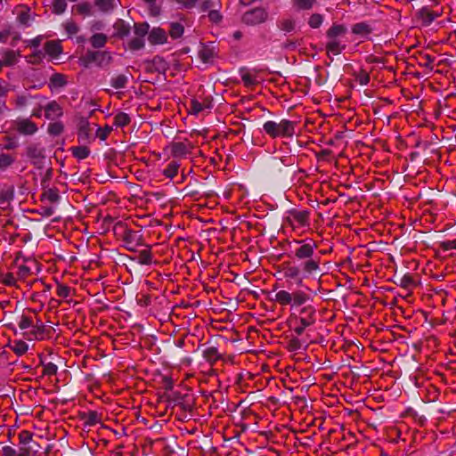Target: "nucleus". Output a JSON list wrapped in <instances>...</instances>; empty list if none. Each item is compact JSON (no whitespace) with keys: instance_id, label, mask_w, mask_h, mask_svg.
Returning a JSON list of instances; mask_svg holds the SVG:
<instances>
[{"instance_id":"nucleus-6","label":"nucleus","mask_w":456,"mask_h":456,"mask_svg":"<svg viewBox=\"0 0 456 456\" xmlns=\"http://www.w3.org/2000/svg\"><path fill=\"white\" fill-rule=\"evenodd\" d=\"M168 69L167 62L163 57L156 55L147 62V69L151 72L164 73Z\"/></svg>"},{"instance_id":"nucleus-42","label":"nucleus","mask_w":456,"mask_h":456,"mask_svg":"<svg viewBox=\"0 0 456 456\" xmlns=\"http://www.w3.org/2000/svg\"><path fill=\"white\" fill-rule=\"evenodd\" d=\"M316 0H292L293 6L297 10H310L313 8Z\"/></svg>"},{"instance_id":"nucleus-15","label":"nucleus","mask_w":456,"mask_h":456,"mask_svg":"<svg viewBox=\"0 0 456 456\" xmlns=\"http://www.w3.org/2000/svg\"><path fill=\"white\" fill-rule=\"evenodd\" d=\"M61 199L59 190L55 187H46L41 194L42 201H48L50 203H57Z\"/></svg>"},{"instance_id":"nucleus-59","label":"nucleus","mask_w":456,"mask_h":456,"mask_svg":"<svg viewBox=\"0 0 456 456\" xmlns=\"http://www.w3.org/2000/svg\"><path fill=\"white\" fill-rule=\"evenodd\" d=\"M64 27L69 36H73L79 31V27L72 20L67 21Z\"/></svg>"},{"instance_id":"nucleus-28","label":"nucleus","mask_w":456,"mask_h":456,"mask_svg":"<svg viewBox=\"0 0 456 456\" xmlns=\"http://www.w3.org/2000/svg\"><path fill=\"white\" fill-rule=\"evenodd\" d=\"M290 214L294 221L297 222L299 225L305 226L308 224L310 215L309 211H292Z\"/></svg>"},{"instance_id":"nucleus-16","label":"nucleus","mask_w":456,"mask_h":456,"mask_svg":"<svg viewBox=\"0 0 456 456\" xmlns=\"http://www.w3.org/2000/svg\"><path fill=\"white\" fill-rule=\"evenodd\" d=\"M96 65L100 68L108 67L113 61V58L108 51H95Z\"/></svg>"},{"instance_id":"nucleus-51","label":"nucleus","mask_w":456,"mask_h":456,"mask_svg":"<svg viewBox=\"0 0 456 456\" xmlns=\"http://www.w3.org/2000/svg\"><path fill=\"white\" fill-rule=\"evenodd\" d=\"M64 126L61 122L51 123L48 126V133L52 135H59L63 132Z\"/></svg>"},{"instance_id":"nucleus-33","label":"nucleus","mask_w":456,"mask_h":456,"mask_svg":"<svg viewBox=\"0 0 456 456\" xmlns=\"http://www.w3.org/2000/svg\"><path fill=\"white\" fill-rule=\"evenodd\" d=\"M395 283L405 289H411L416 286L415 280L411 273L404 274L399 278L398 282L395 281Z\"/></svg>"},{"instance_id":"nucleus-11","label":"nucleus","mask_w":456,"mask_h":456,"mask_svg":"<svg viewBox=\"0 0 456 456\" xmlns=\"http://www.w3.org/2000/svg\"><path fill=\"white\" fill-rule=\"evenodd\" d=\"M14 189L12 186H5L0 190V208L3 210L8 208L13 199Z\"/></svg>"},{"instance_id":"nucleus-50","label":"nucleus","mask_w":456,"mask_h":456,"mask_svg":"<svg viewBox=\"0 0 456 456\" xmlns=\"http://www.w3.org/2000/svg\"><path fill=\"white\" fill-rule=\"evenodd\" d=\"M112 130V126L108 125H106L104 127H98L96 131V137H98L101 141H105Z\"/></svg>"},{"instance_id":"nucleus-1","label":"nucleus","mask_w":456,"mask_h":456,"mask_svg":"<svg viewBox=\"0 0 456 456\" xmlns=\"http://www.w3.org/2000/svg\"><path fill=\"white\" fill-rule=\"evenodd\" d=\"M297 247L294 250L295 257L301 261L302 271L313 275L320 271L321 256L315 252L317 243L312 239L295 240Z\"/></svg>"},{"instance_id":"nucleus-30","label":"nucleus","mask_w":456,"mask_h":456,"mask_svg":"<svg viewBox=\"0 0 456 456\" xmlns=\"http://www.w3.org/2000/svg\"><path fill=\"white\" fill-rule=\"evenodd\" d=\"M180 168V164L176 160L170 161L163 170V175L167 178H174Z\"/></svg>"},{"instance_id":"nucleus-36","label":"nucleus","mask_w":456,"mask_h":456,"mask_svg":"<svg viewBox=\"0 0 456 456\" xmlns=\"http://www.w3.org/2000/svg\"><path fill=\"white\" fill-rule=\"evenodd\" d=\"M128 83V77L126 75L120 74L110 79V85L115 89L126 88Z\"/></svg>"},{"instance_id":"nucleus-23","label":"nucleus","mask_w":456,"mask_h":456,"mask_svg":"<svg viewBox=\"0 0 456 456\" xmlns=\"http://www.w3.org/2000/svg\"><path fill=\"white\" fill-rule=\"evenodd\" d=\"M203 357L210 364H214L216 361L222 358V354L218 352L216 346H209L203 351Z\"/></svg>"},{"instance_id":"nucleus-31","label":"nucleus","mask_w":456,"mask_h":456,"mask_svg":"<svg viewBox=\"0 0 456 456\" xmlns=\"http://www.w3.org/2000/svg\"><path fill=\"white\" fill-rule=\"evenodd\" d=\"M183 32L184 27L183 24L179 22L170 23L168 33L173 39L180 38L183 35Z\"/></svg>"},{"instance_id":"nucleus-3","label":"nucleus","mask_w":456,"mask_h":456,"mask_svg":"<svg viewBox=\"0 0 456 456\" xmlns=\"http://www.w3.org/2000/svg\"><path fill=\"white\" fill-rule=\"evenodd\" d=\"M268 18L267 11L263 7H256L247 11L241 17V21L248 26L264 23Z\"/></svg>"},{"instance_id":"nucleus-48","label":"nucleus","mask_w":456,"mask_h":456,"mask_svg":"<svg viewBox=\"0 0 456 456\" xmlns=\"http://www.w3.org/2000/svg\"><path fill=\"white\" fill-rule=\"evenodd\" d=\"M323 22V16L320 13H314L308 20V25L312 28H318Z\"/></svg>"},{"instance_id":"nucleus-37","label":"nucleus","mask_w":456,"mask_h":456,"mask_svg":"<svg viewBox=\"0 0 456 456\" xmlns=\"http://www.w3.org/2000/svg\"><path fill=\"white\" fill-rule=\"evenodd\" d=\"M19 53L13 50H8L3 54L4 66H12L17 62Z\"/></svg>"},{"instance_id":"nucleus-24","label":"nucleus","mask_w":456,"mask_h":456,"mask_svg":"<svg viewBox=\"0 0 456 456\" xmlns=\"http://www.w3.org/2000/svg\"><path fill=\"white\" fill-rule=\"evenodd\" d=\"M89 42L94 48L100 49L106 45L108 37L103 33H94L89 38Z\"/></svg>"},{"instance_id":"nucleus-14","label":"nucleus","mask_w":456,"mask_h":456,"mask_svg":"<svg viewBox=\"0 0 456 456\" xmlns=\"http://www.w3.org/2000/svg\"><path fill=\"white\" fill-rule=\"evenodd\" d=\"M418 17L421 20L423 25L431 24L436 17H438V13L430 9L429 7H422L418 12Z\"/></svg>"},{"instance_id":"nucleus-27","label":"nucleus","mask_w":456,"mask_h":456,"mask_svg":"<svg viewBox=\"0 0 456 456\" xmlns=\"http://www.w3.org/2000/svg\"><path fill=\"white\" fill-rule=\"evenodd\" d=\"M94 4L102 12H110L116 7L115 0H95Z\"/></svg>"},{"instance_id":"nucleus-47","label":"nucleus","mask_w":456,"mask_h":456,"mask_svg":"<svg viewBox=\"0 0 456 456\" xmlns=\"http://www.w3.org/2000/svg\"><path fill=\"white\" fill-rule=\"evenodd\" d=\"M33 438V433L28 430H21L18 435L20 445H28Z\"/></svg>"},{"instance_id":"nucleus-57","label":"nucleus","mask_w":456,"mask_h":456,"mask_svg":"<svg viewBox=\"0 0 456 456\" xmlns=\"http://www.w3.org/2000/svg\"><path fill=\"white\" fill-rule=\"evenodd\" d=\"M435 61V58L429 54H424L420 56L419 64L425 68L429 69H433V63Z\"/></svg>"},{"instance_id":"nucleus-13","label":"nucleus","mask_w":456,"mask_h":456,"mask_svg":"<svg viewBox=\"0 0 456 456\" xmlns=\"http://www.w3.org/2000/svg\"><path fill=\"white\" fill-rule=\"evenodd\" d=\"M17 8L20 9L17 15V21L21 26L28 27L32 20L30 8L25 4H20Z\"/></svg>"},{"instance_id":"nucleus-17","label":"nucleus","mask_w":456,"mask_h":456,"mask_svg":"<svg viewBox=\"0 0 456 456\" xmlns=\"http://www.w3.org/2000/svg\"><path fill=\"white\" fill-rule=\"evenodd\" d=\"M132 259L140 265H151L152 263V253L151 248H147L139 251L134 256L132 257Z\"/></svg>"},{"instance_id":"nucleus-56","label":"nucleus","mask_w":456,"mask_h":456,"mask_svg":"<svg viewBox=\"0 0 456 456\" xmlns=\"http://www.w3.org/2000/svg\"><path fill=\"white\" fill-rule=\"evenodd\" d=\"M356 81L362 85L365 86L370 82V75L367 71L364 69H361L356 75H355Z\"/></svg>"},{"instance_id":"nucleus-4","label":"nucleus","mask_w":456,"mask_h":456,"mask_svg":"<svg viewBox=\"0 0 456 456\" xmlns=\"http://www.w3.org/2000/svg\"><path fill=\"white\" fill-rule=\"evenodd\" d=\"M15 130L24 135H32L37 131V126L28 118H20L14 122Z\"/></svg>"},{"instance_id":"nucleus-32","label":"nucleus","mask_w":456,"mask_h":456,"mask_svg":"<svg viewBox=\"0 0 456 456\" xmlns=\"http://www.w3.org/2000/svg\"><path fill=\"white\" fill-rule=\"evenodd\" d=\"M352 32L355 35L367 36L372 32V28L366 22H359L353 26Z\"/></svg>"},{"instance_id":"nucleus-29","label":"nucleus","mask_w":456,"mask_h":456,"mask_svg":"<svg viewBox=\"0 0 456 456\" xmlns=\"http://www.w3.org/2000/svg\"><path fill=\"white\" fill-rule=\"evenodd\" d=\"M45 50L52 57H57L61 53V46L56 41H47L45 45Z\"/></svg>"},{"instance_id":"nucleus-64","label":"nucleus","mask_w":456,"mask_h":456,"mask_svg":"<svg viewBox=\"0 0 456 456\" xmlns=\"http://www.w3.org/2000/svg\"><path fill=\"white\" fill-rule=\"evenodd\" d=\"M19 456H31V454H35L37 451H32V448L29 445H20V449L17 451Z\"/></svg>"},{"instance_id":"nucleus-20","label":"nucleus","mask_w":456,"mask_h":456,"mask_svg":"<svg viewBox=\"0 0 456 456\" xmlns=\"http://www.w3.org/2000/svg\"><path fill=\"white\" fill-rule=\"evenodd\" d=\"M240 74L246 87H252L258 83L256 77L252 75L247 68H241L240 69Z\"/></svg>"},{"instance_id":"nucleus-35","label":"nucleus","mask_w":456,"mask_h":456,"mask_svg":"<svg viewBox=\"0 0 456 456\" xmlns=\"http://www.w3.org/2000/svg\"><path fill=\"white\" fill-rule=\"evenodd\" d=\"M171 152L174 156H184L189 152L187 144L183 142H174L171 146Z\"/></svg>"},{"instance_id":"nucleus-34","label":"nucleus","mask_w":456,"mask_h":456,"mask_svg":"<svg viewBox=\"0 0 456 456\" xmlns=\"http://www.w3.org/2000/svg\"><path fill=\"white\" fill-rule=\"evenodd\" d=\"M91 129L87 118H81L78 123V136L83 139H88Z\"/></svg>"},{"instance_id":"nucleus-61","label":"nucleus","mask_w":456,"mask_h":456,"mask_svg":"<svg viewBox=\"0 0 456 456\" xmlns=\"http://www.w3.org/2000/svg\"><path fill=\"white\" fill-rule=\"evenodd\" d=\"M302 344L300 340L297 338H293L289 341L287 348L289 349V351L294 352L299 350Z\"/></svg>"},{"instance_id":"nucleus-63","label":"nucleus","mask_w":456,"mask_h":456,"mask_svg":"<svg viewBox=\"0 0 456 456\" xmlns=\"http://www.w3.org/2000/svg\"><path fill=\"white\" fill-rule=\"evenodd\" d=\"M1 455L2 456H19L17 450L9 445H5V446L2 447Z\"/></svg>"},{"instance_id":"nucleus-21","label":"nucleus","mask_w":456,"mask_h":456,"mask_svg":"<svg viewBox=\"0 0 456 456\" xmlns=\"http://www.w3.org/2000/svg\"><path fill=\"white\" fill-rule=\"evenodd\" d=\"M68 84L67 76L61 73H54L50 77L49 86L50 88H61L64 87Z\"/></svg>"},{"instance_id":"nucleus-39","label":"nucleus","mask_w":456,"mask_h":456,"mask_svg":"<svg viewBox=\"0 0 456 456\" xmlns=\"http://www.w3.org/2000/svg\"><path fill=\"white\" fill-rule=\"evenodd\" d=\"M83 419L85 420V425L90 427L101 422V417L99 413L94 411H91L86 413L83 417Z\"/></svg>"},{"instance_id":"nucleus-40","label":"nucleus","mask_w":456,"mask_h":456,"mask_svg":"<svg viewBox=\"0 0 456 456\" xmlns=\"http://www.w3.org/2000/svg\"><path fill=\"white\" fill-rule=\"evenodd\" d=\"M131 122V118L125 112H118L114 117V125L117 127H124Z\"/></svg>"},{"instance_id":"nucleus-46","label":"nucleus","mask_w":456,"mask_h":456,"mask_svg":"<svg viewBox=\"0 0 456 456\" xmlns=\"http://www.w3.org/2000/svg\"><path fill=\"white\" fill-rule=\"evenodd\" d=\"M72 153L77 159H85L89 156L90 150L86 146H78L72 149Z\"/></svg>"},{"instance_id":"nucleus-2","label":"nucleus","mask_w":456,"mask_h":456,"mask_svg":"<svg viewBox=\"0 0 456 456\" xmlns=\"http://www.w3.org/2000/svg\"><path fill=\"white\" fill-rule=\"evenodd\" d=\"M297 123L289 119H281L279 122L268 120L264 123V132L272 139L292 138L296 134Z\"/></svg>"},{"instance_id":"nucleus-62","label":"nucleus","mask_w":456,"mask_h":456,"mask_svg":"<svg viewBox=\"0 0 456 456\" xmlns=\"http://www.w3.org/2000/svg\"><path fill=\"white\" fill-rule=\"evenodd\" d=\"M300 273V269L296 266H289L285 270V276L290 279H296Z\"/></svg>"},{"instance_id":"nucleus-52","label":"nucleus","mask_w":456,"mask_h":456,"mask_svg":"<svg viewBox=\"0 0 456 456\" xmlns=\"http://www.w3.org/2000/svg\"><path fill=\"white\" fill-rule=\"evenodd\" d=\"M67 4L64 0H54L53 3V12L61 14L65 12Z\"/></svg>"},{"instance_id":"nucleus-10","label":"nucleus","mask_w":456,"mask_h":456,"mask_svg":"<svg viewBox=\"0 0 456 456\" xmlns=\"http://www.w3.org/2000/svg\"><path fill=\"white\" fill-rule=\"evenodd\" d=\"M62 108L56 101L50 102L45 107V117L47 119H54L62 116Z\"/></svg>"},{"instance_id":"nucleus-58","label":"nucleus","mask_w":456,"mask_h":456,"mask_svg":"<svg viewBox=\"0 0 456 456\" xmlns=\"http://www.w3.org/2000/svg\"><path fill=\"white\" fill-rule=\"evenodd\" d=\"M28 95L20 94L14 99V105L16 109H21L28 104Z\"/></svg>"},{"instance_id":"nucleus-19","label":"nucleus","mask_w":456,"mask_h":456,"mask_svg":"<svg viewBox=\"0 0 456 456\" xmlns=\"http://www.w3.org/2000/svg\"><path fill=\"white\" fill-rule=\"evenodd\" d=\"M277 27L285 33H291L296 30L297 22L296 20L291 17L283 18L277 21Z\"/></svg>"},{"instance_id":"nucleus-9","label":"nucleus","mask_w":456,"mask_h":456,"mask_svg":"<svg viewBox=\"0 0 456 456\" xmlns=\"http://www.w3.org/2000/svg\"><path fill=\"white\" fill-rule=\"evenodd\" d=\"M212 108V100L208 98H205L202 102H200L198 99H191L190 102V112L197 115L200 112Z\"/></svg>"},{"instance_id":"nucleus-7","label":"nucleus","mask_w":456,"mask_h":456,"mask_svg":"<svg viewBox=\"0 0 456 456\" xmlns=\"http://www.w3.org/2000/svg\"><path fill=\"white\" fill-rule=\"evenodd\" d=\"M148 40L151 45H163L167 42V36L165 29L153 28L149 33Z\"/></svg>"},{"instance_id":"nucleus-43","label":"nucleus","mask_w":456,"mask_h":456,"mask_svg":"<svg viewBox=\"0 0 456 456\" xmlns=\"http://www.w3.org/2000/svg\"><path fill=\"white\" fill-rule=\"evenodd\" d=\"M11 347L12 350L19 356L26 354L28 349V344L21 340L14 341Z\"/></svg>"},{"instance_id":"nucleus-38","label":"nucleus","mask_w":456,"mask_h":456,"mask_svg":"<svg viewBox=\"0 0 456 456\" xmlns=\"http://www.w3.org/2000/svg\"><path fill=\"white\" fill-rule=\"evenodd\" d=\"M45 330V325L41 321L37 320L36 322H33L31 333L34 335L36 339L40 340L44 338Z\"/></svg>"},{"instance_id":"nucleus-49","label":"nucleus","mask_w":456,"mask_h":456,"mask_svg":"<svg viewBox=\"0 0 456 456\" xmlns=\"http://www.w3.org/2000/svg\"><path fill=\"white\" fill-rule=\"evenodd\" d=\"M77 14L91 15V4L89 3H81L73 7Z\"/></svg>"},{"instance_id":"nucleus-22","label":"nucleus","mask_w":456,"mask_h":456,"mask_svg":"<svg viewBox=\"0 0 456 456\" xmlns=\"http://www.w3.org/2000/svg\"><path fill=\"white\" fill-rule=\"evenodd\" d=\"M292 296L291 293H289L287 290H279L275 293L274 297L271 298V300H273L277 302L281 305H291L292 303Z\"/></svg>"},{"instance_id":"nucleus-8","label":"nucleus","mask_w":456,"mask_h":456,"mask_svg":"<svg viewBox=\"0 0 456 456\" xmlns=\"http://www.w3.org/2000/svg\"><path fill=\"white\" fill-rule=\"evenodd\" d=\"M113 28L115 31L112 37L120 39L127 37L130 34L131 30L129 24H127L125 20L121 19H118L115 21Z\"/></svg>"},{"instance_id":"nucleus-25","label":"nucleus","mask_w":456,"mask_h":456,"mask_svg":"<svg viewBox=\"0 0 456 456\" xmlns=\"http://www.w3.org/2000/svg\"><path fill=\"white\" fill-rule=\"evenodd\" d=\"M346 48V45H342L339 40H330L326 44V50L328 53H333L338 55Z\"/></svg>"},{"instance_id":"nucleus-26","label":"nucleus","mask_w":456,"mask_h":456,"mask_svg":"<svg viewBox=\"0 0 456 456\" xmlns=\"http://www.w3.org/2000/svg\"><path fill=\"white\" fill-rule=\"evenodd\" d=\"M26 151H27V156L31 159L38 160V159L44 158L43 150L37 143L29 144L27 147Z\"/></svg>"},{"instance_id":"nucleus-44","label":"nucleus","mask_w":456,"mask_h":456,"mask_svg":"<svg viewBox=\"0 0 456 456\" xmlns=\"http://www.w3.org/2000/svg\"><path fill=\"white\" fill-rule=\"evenodd\" d=\"M127 45L131 51H138L144 47L145 40H144V38L135 36L134 38L129 40V42L127 43Z\"/></svg>"},{"instance_id":"nucleus-55","label":"nucleus","mask_w":456,"mask_h":456,"mask_svg":"<svg viewBox=\"0 0 456 456\" xmlns=\"http://www.w3.org/2000/svg\"><path fill=\"white\" fill-rule=\"evenodd\" d=\"M70 292H71V289L69 286L60 284V283L58 284L57 289H56V294L58 297H62V298H67L70 296Z\"/></svg>"},{"instance_id":"nucleus-54","label":"nucleus","mask_w":456,"mask_h":456,"mask_svg":"<svg viewBox=\"0 0 456 456\" xmlns=\"http://www.w3.org/2000/svg\"><path fill=\"white\" fill-rule=\"evenodd\" d=\"M18 326L20 330L31 328L33 326V320L31 317L22 314L18 322Z\"/></svg>"},{"instance_id":"nucleus-53","label":"nucleus","mask_w":456,"mask_h":456,"mask_svg":"<svg viewBox=\"0 0 456 456\" xmlns=\"http://www.w3.org/2000/svg\"><path fill=\"white\" fill-rule=\"evenodd\" d=\"M42 365L44 367L43 375L53 376L57 373L58 367L56 364H54L53 362H47V363L42 362Z\"/></svg>"},{"instance_id":"nucleus-41","label":"nucleus","mask_w":456,"mask_h":456,"mask_svg":"<svg viewBox=\"0 0 456 456\" xmlns=\"http://www.w3.org/2000/svg\"><path fill=\"white\" fill-rule=\"evenodd\" d=\"M150 25L147 22L134 23V32L136 37L144 38V37L150 33Z\"/></svg>"},{"instance_id":"nucleus-18","label":"nucleus","mask_w":456,"mask_h":456,"mask_svg":"<svg viewBox=\"0 0 456 456\" xmlns=\"http://www.w3.org/2000/svg\"><path fill=\"white\" fill-rule=\"evenodd\" d=\"M292 303L291 306H301L311 299L309 294L303 290H295L291 293Z\"/></svg>"},{"instance_id":"nucleus-5","label":"nucleus","mask_w":456,"mask_h":456,"mask_svg":"<svg viewBox=\"0 0 456 456\" xmlns=\"http://www.w3.org/2000/svg\"><path fill=\"white\" fill-rule=\"evenodd\" d=\"M299 323L305 326H312L316 322V310L313 305L303 306L299 310L298 317Z\"/></svg>"},{"instance_id":"nucleus-12","label":"nucleus","mask_w":456,"mask_h":456,"mask_svg":"<svg viewBox=\"0 0 456 456\" xmlns=\"http://www.w3.org/2000/svg\"><path fill=\"white\" fill-rule=\"evenodd\" d=\"M347 33V28L344 24L334 23L326 32V37L330 40H339V37H345Z\"/></svg>"},{"instance_id":"nucleus-60","label":"nucleus","mask_w":456,"mask_h":456,"mask_svg":"<svg viewBox=\"0 0 456 456\" xmlns=\"http://www.w3.org/2000/svg\"><path fill=\"white\" fill-rule=\"evenodd\" d=\"M12 162L13 159L10 155L4 153L0 154V169L11 166Z\"/></svg>"},{"instance_id":"nucleus-45","label":"nucleus","mask_w":456,"mask_h":456,"mask_svg":"<svg viewBox=\"0 0 456 456\" xmlns=\"http://www.w3.org/2000/svg\"><path fill=\"white\" fill-rule=\"evenodd\" d=\"M95 51H87L86 53L80 58V62L85 68H88L92 63H96Z\"/></svg>"}]
</instances>
